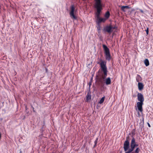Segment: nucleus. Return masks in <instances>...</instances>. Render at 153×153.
Here are the masks:
<instances>
[{
  "instance_id": "nucleus-1",
  "label": "nucleus",
  "mask_w": 153,
  "mask_h": 153,
  "mask_svg": "<svg viewBox=\"0 0 153 153\" xmlns=\"http://www.w3.org/2000/svg\"><path fill=\"white\" fill-rule=\"evenodd\" d=\"M95 3L94 7L97 10V12L96 15L97 17V22L98 24L101 22H105L106 20V19L105 18H101L100 17V15L102 10V4L101 0H94Z\"/></svg>"
},
{
  "instance_id": "nucleus-2",
  "label": "nucleus",
  "mask_w": 153,
  "mask_h": 153,
  "mask_svg": "<svg viewBox=\"0 0 153 153\" xmlns=\"http://www.w3.org/2000/svg\"><path fill=\"white\" fill-rule=\"evenodd\" d=\"M137 100L139 101L137 102V107L139 111L141 113L143 111V105L144 98L143 95L140 93H138L137 95Z\"/></svg>"
},
{
  "instance_id": "nucleus-3",
  "label": "nucleus",
  "mask_w": 153,
  "mask_h": 153,
  "mask_svg": "<svg viewBox=\"0 0 153 153\" xmlns=\"http://www.w3.org/2000/svg\"><path fill=\"white\" fill-rule=\"evenodd\" d=\"M101 62H98L97 64L100 65L101 70L103 72V75H102V78L103 79H105L107 75V68L106 65V62L100 60Z\"/></svg>"
},
{
  "instance_id": "nucleus-4",
  "label": "nucleus",
  "mask_w": 153,
  "mask_h": 153,
  "mask_svg": "<svg viewBox=\"0 0 153 153\" xmlns=\"http://www.w3.org/2000/svg\"><path fill=\"white\" fill-rule=\"evenodd\" d=\"M71 9L70 12V15L71 18L72 19H76L77 17L74 14V11L75 10V7L74 5H71Z\"/></svg>"
},
{
  "instance_id": "nucleus-5",
  "label": "nucleus",
  "mask_w": 153,
  "mask_h": 153,
  "mask_svg": "<svg viewBox=\"0 0 153 153\" xmlns=\"http://www.w3.org/2000/svg\"><path fill=\"white\" fill-rule=\"evenodd\" d=\"M129 137H128L126 138V140L124 143L123 145V148L125 152H126L128 150L129 147V142L128 140Z\"/></svg>"
},
{
  "instance_id": "nucleus-6",
  "label": "nucleus",
  "mask_w": 153,
  "mask_h": 153,
  "mask_svg": "<svg viewBox=\"0 0 153 153\" xmlns=\"http://www.w3.org/2000/svg\"><path fill=\"white\" fill-rule=\"evenodd\" d=\"M104 49V53L106 59L108 61H110L111 59V56L109 48Z\"/></svg>"
},
{
  "instance_id": "nucleus-7",
  "label": "nucleus",
  "mask_w": 153,
  "mask_h": 153,
  "mask_svg": "<svg viewBox=\"0 0 153 153\" xmlns=\"http://www.w3.org/2000/svg\"><path fill=\"white\" fill-rule=\"evenodd\" d=\"M112 25H110L109 26H106L104 28V30L105 31L107 32L108 33H111L112 31L113 30H112Z\"/></svg>"
},
{
  "instance_id": "nucleus-8",
  "label": "nucleus",
  "mask_w": 153,
  "mask_h": 153,
  "mask_svg": "<svg viewBox=\"0 0 153 153\" xmlns=\"http://www.w3.org/2000/svg\"><path fill=\"white\" fill-rule=\"evenodd\" d=\"M111 81L110 77H108L105 79V83L106 85H108L111 84Z\"/></svg>"
},
{
  "instance_id": "nucleus-9",
  "label": "nucleus",
  "mask_w": 153,
  "mask_h": 153,
  "mask_svg": "<svg viewBox=\"0 0 153 153\" xmlns=\"http://www.w3.org/2000/svg\"><path fill=\"white\" fill-rule=\"evenodd\" d=\"M130 8V7L128 6H121V10L123 11V12H125L126 10H125V9H128Z\"/></svg>"
},
{
  "instance_id": "nucleus-10",
  "label": "nucleus",
  "mask_w": 153,
  "mask_h": 153,
  "mask_svg": "<svg viewBox=\"0 0 153 153\" xmlns=\"http://www.w3.org/2000/svg\"><path fill=\"white\" fill-rule=\"evenodd\" d=\"M138 88L140 90H141L143 88V83L140 82L138 83Z\"/></svg>"
},
{
  "instance_id": "nucleus-11",
  "label": "nucleus",
  "mask_w": 153,
  "mask_h": 153,
  "mask_svg": "<svg viewBox=\"0 0 153 153\" xmlns=\"http://www.w3.org/2000/svg\"><path fill=\"white\" fill-rule=\"evenodd\" d=\"M91 98V94L90 92H88L86 96V99L87 101L90 100Z\"/></svg>"
},
{
  "instance_id": "nucleus-12",
  "label": "nucleus",
  "mask_w": 153,
  "mask_h": 153,
  "mask_svg": "<svg viewBox=\"0 0 153 153\" xmlns=\"http://www.w3.org/2000/svg\"><path fill=\"white\" fill-rule=\"evenodd\" d=\"M110 16V13L108 11H107L104 15L105 18L107 20L109 18Z\"/></svg>"
},
{
  "instance_id": "nucleus-13",
  "label": "nucleus",
  "mask_w": 153,
  "mask_h": 153,
  "mask_svg": "<svg viewBox=\"0 0 153 153\" xmlns=\"http://www.w3.org/2000/svg\"><path fill=\"white\" fill-rule=\"evenodd\" d=\"M136 79L137 81L139 83L142 80V78L140 75L137 74L136 77Z\"/></svg>"
},
{
  "instance_id": "nucleus-14",
  "label": "nucleus",
  "mask_w": 153,
  "mask_h": 153,
  "mask_svg": "<svg viewBox=\"0 0 153 153\" xmlns=\"http://www.w3.org/2000/svg\"><path fill=\"white\" fill-rule=\"evenodd\" d=\"M144 63L146 66H147L149 65V62L148 59H146L144 61Z\"/></svg>"
},
{
  "instance_id": "nucleus-15",
  "label": "nucleus",
  "mask_w": 153,
  "mask_h": 153,
  "mask_svg": "<svg viewBox=\"0 0 153 153\" xmlns=\"http://www.w3.org/2000/svg\"><path fill=\"white\" fill-rule=\"evenodd\" d=\"M134 149L133 147H131V148L129 149L128 151L126 152L125 153H133V152H132L134 150Z\"/></svg>"
},
{
  "instance_id": "nucleus-16",
  "label": "nucleus",
  "mask_w": 153,
  "mask_h": 153,
  "mask_svg": "<svg viewBox=\"0 0 153 153\" xmlns=\"http://www.w3.org/2000/svg\"><path fill=\"white\" fill-rule=\"evenodd\" d=\"M105 96L102 97L100 99V100L99 102V104H102V103L105 100Z\"/></svg>"
},
{
  "instance_id": "nucleus-17",
  "label": "nucleus",
  "mask_w": 153,
  "mask_h": 153,
  "mask_svg": "<svg viewBox=\"0 0 153 153\" xmlns=\"http://www.w3.org/2000/svg\"><path fill=\"white\" fill-rule=\"evenodd\" d=\"M93 77H92L91 78V79L90 81V82H89V88H90L91 87V86L92 84V83L93 82Z\"/></svg>"
},
{
  "instance_id": "nucleus-18",
  "label": "nucleus",
  "mask_w": 153,
  "mask_h": 153,
  "mask_svg": "<svg viewBox=\"0 0 153 153\" xmlns=\"http://www.w3.org/2000/svg\"><path fill=\"white\" fill-rule=\"evenodd\" d=\"M135 139L133 137L131 140V144H135Z\"/></svg>"
},
{
  "instance_id": "nucleus-19",
  "label": "nucleus",
  "mask_w": 153,
  "mask_h": 153,
  "mask_svg": "<svg viewBox=\"0 0 153 153\" xmlns=\"http://www.w3.org/2000/svg\"><path fill=\"white\" fill-rule=\"evenodd\" d=\"M139 149L138 148H137L136 149L135 151V153H139Z\"/></svg>"
},
{
  "instance_id": "nucleus-20",
  "label": "nucleus",
  "mask_w": 153,
  "mask_h": 153,
  "mask_svg": "<svg viewBox=\"0 0 153 153\" xmlns=\"http://www.w3.org/2000/svg\"><path fill=\"white\" fill-rule=\"evenodd\" d=\"M149 28L148 27L146 28V33L147 35H148V34H149Z\"/></svg>"
},
{
  "instance_id": "nucleus-21",
  "label": "nucleus",
  "mask_w": 153,
  "mask_h": 153,
  "mask_svg": "<svg viewBox=\"0 0 153 153\" xmlns=\"http://www.w3.org/2000/svg\"><path fill=\"white\" fill-rule=\"evenodd\" d=\"M98 138H97L96 140L94 141V144H97L98 142Z\"/></svg>"
},
{
  "instance_id": "nucleus-22",
  "label": "nucleus",
  "mask_w": 153,
  "mask_h": 153,
  "mask_svg": "<svg viewBox=\"0 0 153 153\" xmlns=\"http://www.w3.org/2000/svg\"><path fill=\"white\" fill-rule=\"evenodd\" d=\"M136 147V145L135 144H131V147H133L134 148Z\"/></svg>"
},
{
  "instance_id": "nucleus-23",
  "label": "nucleus",
  "mask_w": 153,
  "mask_h": 153,
  "mask_svg": "<svg viewBox=\"0 0 153 153\" xmlns=\"http://www.w3.org/2000/svg\"><path fill=\"white\" fill-rule=\"evenodd\" d=\"M112 30H113V29H116L117 28V27L115 26H114V27H113L112 26Z\"/></svg>"
},
{
  "instance_id": "nucleus-24",
  "label": "nucleus",
  "mask_w": 153,
  "mask_h": 153,
  "mask_svg": "<svg viewBox=\"0 0 153 153\" xmlns=\"http://www.w3.org/2000/svg\"><path fill=\"white\" fill-rule=\"evenodd\" d=\"M31 108H33V111L34 112H35V111L34 110V108L33 106H31Z\"/></svg>"
},
{
  "instance_id": "nucleus-25",
  "label": "nucleus",
  "mask_w": 153,
  "mask_h": 153,
  "mask_svg": "<svg viewBox=\"0 0 153 153\" xmlns=\"http://www.w3.org/2000/svg\"><path fill=\"white\" fill-rule=\"evenodd\" d=\"M103 48H107V47L104 45H103Z\"/></svg>"
},
{
  "instance_id": "nucleus-26",
  "label": "nucleus",
  "mask_w": 153,
  "mask_h": 153,
  "mask_svg": "<svg viewBox=\"0 0 153 153\" xmlns=\"http://www.w3.org/2000/svg\"><path fill=\"white\" fill-rule=\"evenodd\" d=\"M138 117H139L140 116V114L139 112H138Z\"/></svg>"
},
{
  "instance_id": "nucleus-27",
  "label": "nucleus",
  "mask_w": 153,
  "mask_h": 153,
  "mask_svg": "<svg viewBox=\"0 0 153 153\" xmlns=\"http://www.w3.org/2000/svg\"><path fill=\"white\" fill-rule=\"evenodd\" d=\"M147 123V124H148V126L149 127H151V126H150V124H149V123Z\"/></svg>"
},
{
  "instance_id": "nucleus-28",
  "label": "nucleus",
  "mask_w": 153,
  "mask_h": 153,
  "mask_svg": "<svg viewBox=\"0 0 153 153\" xmlns=\"http://www.w3.org/2000/svg\"><path fill=\"white\" fill-rule=\"evenodd\" d=\"M140 12L141 13H143V10H141V9H140Z\"/></svg>"
},
{
  "instance_id": "nucleus-29",
  "label": "nucleus",
  "mask_w": 153,
  "mask_h": 153,
  "mask_svg": "<svg viewBox=\"0 0 153 153\" xmlns=\"http://www.w3.org/2000/svg\"><path fill=\"white\" fill-rule=\"evenodd\" d=\"M97 146V144H94V145L93 147L95 148Z\"/></svg>"
},
{
  "instance_id": "nucleus-30",
  "label": "nucleus",
  "mask_w": 153,
  "mask_h": 153,
  "mask_svg": "<svg viewBox=\"0 0 153 153\" xmlns=\"http://www.w3.org/2000/svg\"><path fill=\"white\" fill-rule=\"evenodd\" d=\"M100 27H97V29L98 30H100Z\"/></svg>"
},
{
  "instance_id": "nucleus-31",
  "label": "nucleus",
  "mask_w": 153,
  "mask_h": 153,
  "mask_svg": "<svg viewBox=\"0 0 153 153\" xmlns=\"http://www.w3.org/2000/svg\"><path fill=\"white\" fill-rule=\"evenodd\" d=\"M25 109H26V110H27V106H25Z\"/></svg>"
},
{
  "instance_id": "nucleus-32",
  "label": "nucleus",
  "mask_w": 153,
  "mask_h": 153,
  "mask_svg": "<svg viewBox=\"0 0 153 153\" xmlns=\"http://www.w3.org/2000/svg\"><path fill=\"white\" fill-rule=\"evenodd\" d=\"M135 145H136V147L137 146H138V145H137L135 143Z\"/></svg>"
},
{
  "instance_id": "nucleus-33",
  "label": "nucleus",
  "mask_w": 153,
  "mask_h": 153,
  "mask_svg": "<svg viewBox=\"0 0 153 153\" xmlns=\"http://www.w3.org/2000/svg\"><path fill=\"white\" fill-rule=\"evenodd\" d=\"M20 153H22V151H20Z\"/></svg>"
},
{
  "instance_id": "nucleus-34",
  "label": "nucleus",
  "mask_w": 153,
  "mask_h": 153,
  "mask_svg": "<svg viewBox=\"0 0 153 153\" xmlns=\"http://www.w3.org/2000/svg\"><path fill=\"white\" fill-rule=\"evenodd\" d=\"M143 121L144 122V119H143Z\"/></svg>"
}]
</instances>
